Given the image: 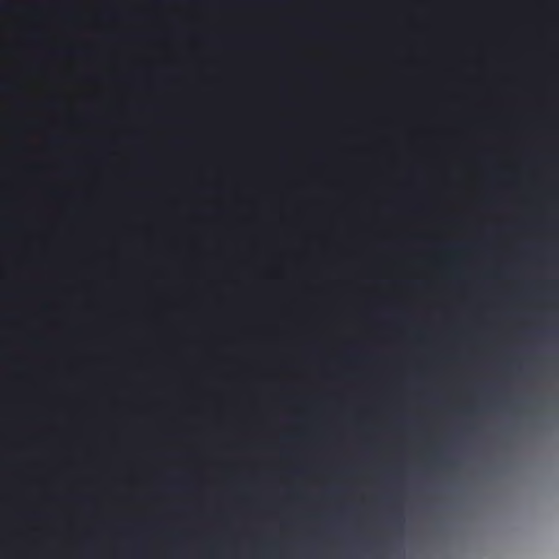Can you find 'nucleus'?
I'll list each match as a JSON object with an SVG mask.
<instances>
[{
    "instance_id": "f257e3e1",
    "label": "nucleus",
    "mask_w": 559,
    "mask_h": 559,
    "mask_svg": "<svg viewBox=\"0 0 559 559\" xmlns=\"http://www.w3.org/2000/svg\"><path fill=\"white\" fill-rule=\"evenodd\" d=\"M14 88V85L10 82H1L0 83V90L3 91V92H10Z\"/></svg>"
},
{
    "instance_id": "f03ea898",
    "label": "nucleus",
    "mask_w": 559,
    "mask_h": 559,
    "mask_svg": "<svg viewBox=\"0 0 559 559\" xmlns=\"http://www.w3.org/2000/svg\"><path fill=\"white\" fill-rule=\"evenodd\" d=\"M38 37V33H32V38L37 39Z\"/></svg>"
}]
</instances>
